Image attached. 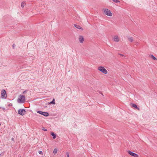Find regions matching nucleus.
Wrapping results in <instances>:
<instances>
[{"mask_svg":"<svg viewBox=\"0 0 157 157\" xmlns=\"http://www.w3.org/2000/svg\"><path fill=\"white\" fill-rule=\"evenodd\" d=\"M19 98L17 100V102L20 103H23L25 101V96L20 94L19 96Z\"/></svg>","mask_w":157,"mask_h":157,"instance_id":"1","label":"nucleus"},{"mask_svg":"<svg viewBox=\"0 0 157 157\" xmlns=\"http://www.w3.org/2000/svg\"><path fill=\"white\" fill-rule=\"evenodd\" d=\"M104 13L106 15L109 16H111L112 15V13L111 12L110 10L107 9H103Z\"/></svg>","mask_w":157,"mask_h":157,"instance_id":"2","label":"nucleus"},{"mask_svg":"<svg viewBox=\"0 0 157 157\" xmlns=\"http://www.w3.org/2000/svg\"><path fill=\"white\" fill-rule=\"evenodd\" d=\"M98 69L104 74H107L108 73L106 70L103 67L100 66L98 67Z\"/></svg>","mask_w":157,"mask_h":157,"instance_id":"3","label":"nucleus"},{"mask_svg":"<svg viewBox=\"0 0 157 157\" xmlns=\"http://www.w3.org/2000/svg\"><path fill=\"white\" fill-rule=\"evenodd\" d=\"M1 98H6L7 97L6 92L5 90H3L1 91Z\"/></svg>","mask_w":157,"mask_h":157,"instance_id":"4","label":"nucleus"},{"mask_svg":"<svg viewBox=\"0 0 157 157\" xmlns=\"http://www.w3.org/2000/svg\"><path fill=\"white\" fill-rule=\"evenodd\" d=\"M26 113V112L24 109H20L18 110V113L22 116H23Z\"/></svg>","mask_w":157,"mask_h":157,"instance_id":"5","label":"nucleus"},{"mask_svg":"<svg viewBox=\"0 0 157 157\" xmlns=\"http://www.w3.org/2000/svg\"><path fill=\"white\" fill-rule=\"evenodd\" d=\"M37 112L40 114L43 115L45 117H48L49 115L48 113V112H43L40 111H38Z\"/></svg>","mask_w":157,"mask_h":157,"instance_id":"6","label":"nucleus"},{"mask_svg":"<svg viewBox=\"0 0 157 157\" xmlns=\"http://www.w3.org/2000/svg\"><path fill=\"white\" fill-rule=\"evenodd\" d=\"M128 153L130 155L133 156L135 157H137L138 156V155L137 154H136L135 153L132 152L130 151H128Z\"/></svg>","mask_w":157,"mask_h":157,"instance_id":"7","label":"nucleus"},{"mask_svg":"<svg viewBox=\"0 0 157 157\" xmlns=\"http://www.w3.org/2000/svg\"><path fill=\"white\" fill-rule=\"evenodd\" d=\"M120 39L119 37L117 36H115L113 38V40L114 41L118 42L119 41Z\"/></svg>","mask_w":157,"mask_h":157,"instance_id":"8","label":"nucleus"},{"mask_svg":"<svg viewBox=\"0 0 157 157\" xmlns=\"http://www.w3.org/2000/svg\"><path fill=\"white\" fill-rule=\"evenodd\" d=\"M79 40L80 43H82L84 41V38L82 36H79Z\"/></svg>","mask_w":157,"mask_h":157,"instance_id":"9","label":"nucleus"},{"mask_svg":"<svg viewBox=\"0 0 157 157\" xmlns=\"http://www.w3.org/2000/svg\"><path fill=\"white\" fill-rule=\"evenodd\" d=\"M74 26L75 27H76L77 29H81L82 30H83L82 27H81L79 25H78L75 24L74 25Z\"/></svg>","mask_w":157,"mask_h":157,"instance_id":"10","label":"nucleus"},{"mask_svg":"<svg viewBox=\"0 0 157 157\" xmlns=\"http://www.w3.org/2000/svg\"><path fill=\"white\" fill-rule=\"evenodd\" d=\"M128 40L130 41V42H132L133 41V39L132 37L129 36L128 37Z\"/></svg>","mask_w":157,"mask_h":157,"instance_id":"11","label":"nucleus"},{"mask_svg":"<svg viewBox=\"0 0 157 157\" xmlns=\"http://www.w3.org/2000/svg\"><path fill=\"white\" fill-rule=\"evenodd\" d=\"M150 56V57L152 59H153V60H157V59L154 56L152 55H151Z\"/></svg>","mask_w":157,"mask_h":157,"instance_id":"12","label":"nucleus"},{"mask_svg":"<svg viewBox=\"0 0 157 157\" xmlns=\"http://www.w3.org/2000/svg\"><path fill=\"white\" fill-rule=\"evenodd\" d=\"M132 107H135V108H136V109L139 110V108H138L137 105L135 104H132Z\"/></svg>","mask_w":157,"mask_h":157,"instance_id":"13","label":"nucleus"},{"mask_svg":"<svg viewBox=\"0 0 157 157\" xmlns=\"http://www.w3.org/2000/svg\"><path fill=\"white\" fill-rule=\"evenodd\" d=\"M51 135L52 136L53 138L54 139H55L56 137V135L53 132H52L51 133Z\"/></svg>","mask_w":157,"mask_h":157,"instance_id":"14","label":"nucleus"},{"mask_svg":"<svg viewBox=\"0 0 157 157\" xmlns=\"http://www.w3.org/2000/svg\"><path fill=\"white\" fill-rule=\"evenodd\" d=\"M57 151V149L56 148H55L54 150V151H53V153H54V155H55L56 154Z\"/></svg>","mask_w":157,"mask_h":157,"instance_id":"15","label":"nucleus"},{"mask_svg":"<svg viewBox=\"0 0 157 157\" xmlns=\"http://www.w3.org/2000/svg\"><path fill=\"white\" fill-rule=\"evenodd\" d=\"M50 104H55V99H53L52 100V101H51L50 103Z\"/></svg>","mask_w":157,"mask_h":157,"instance_id":"16","label":"nucleus"},{"mask_svg":"<svg viewBox=\"0 0 157 157\" xmlns=\"http://www.w3.org/2000/svg\"><path fill=\"white\" fill-rule=\"evenodd\" d=\"M25 2H22L21 5V7H23L25 6Z\"/></svg>","mask_w":157,"mask_h":157,"instance_id":"17","label":"nucleus"},{"mask_svg":"<svg viewBox=\"0 0 157 157\" xmlns=\"http://www.w3.org/2000/svg\"><path fill=\"white\" fill-rule=\"evenodd\" d=\"M115 3H117L118 2H120L118 0H112Z\"/></svg>","mask_w":157,"mask_h":157,"instance_id":"18","label":"nucleus"},{"mask_svg":"<svg viewBox=\"0 0 157 157\" xmlns=\"http://www.w3.org/2000/svg\"><path fill=\"white\" fill-rule=\"evenodd\" d=\"M66 155H67V157H69V154L68 153H67Z\"/></svg>","mask_w":157,"mask_h":157,"instance_id":"19","label":"nucleus"},{"mask_svg":"<svg viewBox=\"0 0 157 157\" xmlns=\"http://www.w3.org/2000/svg\"><path fill=\"white\" fill-rule=\"evenodd\" d=\"M39 153L40 154H43V152L42 151H39Z\"/></svg>","mask_w":157,"mask_h":157,"instance_id":"20","label":"nucleus"},{"mask_svg":"<svg viewBox=\"0 0 157 157\" xmlns=\"http://www.w3.org/2000/svg\"><path fill=\"white\" fill-rule=\"evenodd\" d=\"M42 130L44 131H47V130L46 129H45L44 128H42Z\"/></svg>","mask_w":157,"mask_h":157,"instance_id":"21","label":"nucleus"},{"mask_svg":"<svg viewBox=\"0 0 157 157\" xmlns=\"http://www.w3.org/2000/svg\"><path fill=\"white\" fill-rule=\"evenodd\" d=\"M138 43L137 42H136L135 43V45L136 46L138 45Z\"/></svg>","mask_w":157,"mask_h":157,"instance_id":"22","label":"nucleus"},{"mask_svg":"<svg viewBox=\"0 0 157 157\" xmlns=\"http://www.w3.org/2000/svg\"><path fill=\"white\" fill-rule=\"evenodd\" d=\"M119 54L121 56H124L123 55L121 54Z\"/></svg>","mask_w":157,"mask_h":157,"instance_id":"23","label":"nucleus"},{"mask_svg":"<svg viewBox=\"0 0 157 157\" xmlns=\"http://www.w3.org/2000/svg\"><path fill=\"white\" fill-rule=\"evenodd\" d=\"M26 93V91H24L23 93V94H25Z\"/></svg>","mask_w":157,"mask_h":157,"instance_id":"24","label":"nucleus"},{"mask_svg":"<svg viewBox=\"0 0 157 157\" xmlns=\"http://www.w3.org/2000/svg\"><path fill=\"white\" fill-rule=\"evenodd\" d=\"M14 45H15L14 44H13V48H14Z\"/></svg>","mask_w":157,"mask_h":157,"instance_id":"25","label":"nucleus"},{"mask_svg":"<svg viewBox=\"0 0 157 157\" xmlns=\"http://www.w3.org/2000/svg\"><path fill=\"white\" fill-rule=\"evenodd\" d=\"M13 139H14V138H12V140H13Z\"/></svg>","mask_w":157,"mask_h":157,"instance_id":"26","label":"nucleus"}]
</instances>
